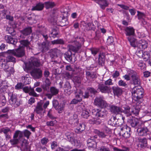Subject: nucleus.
Wrapping results in <instances>:
<instances>
[{"mask_svg": "<svg viewBox=\"0 0 151 151\" xmlns=\"http://www.w3.org/2000/svg\"><path fill=\"white\" fill-rule=\"evenodd\" d=\"M60 51L56 48L52 50L51 52V55L53 56V57L56 58L60 55Z\"/></svg>", "mask_w": 151, "mask_h": 151, "instance_id": "37", "label": "nucleus"}, {"mask_svg": "<svg viewBox=\"0 0 151 151\" xmlns=\"http://www.w3.org/2000/svg\"><path fill=\"white\" fill-rule=\"evenodd\" d=\"M31 78L29 75H26L22 77V82L24 85L29 84L30 83Z\"/></svg>", "mask_w": 151, "mask_h": 151, "instance_id": "31", "label": "nucleus"}, {"mask_svg": "<svg viewBox=\"0 0 151 151\" xmlns=\"http://www.w3.org/2000/svg\"><path fill=\"white\" fill-rule=\"evenodd\" d=\"M44 6H45V7L46 9H48L50 8H51L55 6V3L52 2L48 1L46 2L43 4Z\"/></svg>", "mask_w": 151, "mask_h": 151, "instance_id": "39", "label": "nucleus"}, {"mask_svg": "<svg viewBox=\"0 0 151 151\" xmlns=\"http://www.w3.org/2000/svg\"><path fill=\"white\" fill-rule=\"evenodd\" d=\"M31 28L29 27L24 29L22 31V33L25 36H27L29 35L32 32Z\"/></svg>", "mask_w": 151, "mask_h": 151, "instance_id": "41", "label": "nucleus"}, {"mask_svg": "<svg viewBox=\"0 0 151 151\" xmlns=\"http://www.w3.org/2000/svg\"><path fill=\"white\" fill-rule=\"evenodd\" d=\"M23 135L26 137L27 139L29 138V136L31 134V132L25 129L24 130L23 132Z\"/></svg>", "mask_w": 151, "mask_h": 151, "instance_id": "48", "label": "nucleus"}, {"mask_svg": "<svg viewBox=\"0 0 151 151\" xmlns=\"http://www.w3.org/2000/svg\"><path fill=\"white\" fill-rule=\"evenodd\" d=\"M106 85H113V83L112 82V80L111 79H109L106 80L105 83Z\"/></svg>", "mask_w": 151, "mask_h": 151, "instance_id": "63", "label": "nucleus"}, {"mask_svg": "<svg viewBox=\"0 0 151 151\" xmlns=\"http://www.w3.org/2000/svg\"><path fill=\"white\" fill-rule=\"evenodd\" d=\"M0 132L3 133L5 135L6 140L9 139L11 138V130L8 127L3 128L0 130Z\"/></svg>", "mask_w": 151, "mask_h": 151, "instance_id": "21", "label": "nucleus"}, {"mask_svg": "<svg viewBox=\"0 0 151 151\" xmlns=\"http://www.w3.org/2000/svg\"><path fill=\"white\" fill-rule=\"evenodd\" d=\"M87 90L91 94H95L97 92V91L93 88L88 87Z\"/></svg>", "mask_w": 151, "mask_h": 151, "instance_id": "54", "label": "nucleus"}, {"mask_svg": "<svg viewBox=\"0 0 151 151\" xmlns=\"http://www.w3.org/2000/svg\"><path fill=\"white\" fill-rule=\"evenodd\" d=\"M4 39L8 43H11L14 45H15L17 42V40L16 39L13 38L11 36L8 35H6L4 37Z\"/></svg>", "mask_w": 151, "mask_h": 151, "instance_id": "25", "label": "nucleus"}, {"mask_svg": "<svg viewBox=\"0 0 151 151\" xmlns=\"http://www.w3.org/2000/svg\"><path fill=\"white\" fill-rule=\"evenodd\" d=\"M86 78L88 79H95L96 77V74L93 72L86 71Z\"/></svg>", "mask_w": 151, "mask_h": 151, "instance_id": "34", "label": "nucleus"}, {"mask_svg": "<svg viewBox=\"0 0 151 151\" xmlns=\"http://www.w3.org/2000/svg\"><path fill=\"white\" fill-rule=\"evenodd\" d=\"M90 50L91 53L94 55H96L99 51L98 49L96 48H91L90 49Z\"/></svg>", "mask_w": 151, "mask_h": 151, "instance_id": "58", "label": "nucleus"}, {"mask_svg": "<svg viewBox=\"0 0 151 151\" xmlns=\"http://www.w3.org/2000/svg\"><path fill=\"white\" fill-rule=\"evenodd\" d=\"M94 104L95 105L102 108L107 106V103L103 96H99L96 97L94 100Z\"/></svg>", "mask_w": 151, "mask_h": 151, "instance_id": "6", "label": "nucleus"}, {"mask_svg": "<svg viewBox=\"0 0 151 151\" xmlns=\"http://www.w3.org/2000/svg\"><path fill=\"white\" fill-rule=\"evenodd\" d=\"M23 136V133L22 132L19 130H17L16 131L14 134L13 138H18L19 140Z\"/></svg>", "mask_w": 151, "mask_h": 151, "instance_id": "36", "label": "nucleus"}, {"mask_svg": "<svg viewBox=\"0 0 151 151\" xmlns=\"http://www.w3.org/2000/svg\"><path fill=\"white\" fill-rule=\"evenodd\" d=\"M87 145L89 147L96 148L97 143L95 140L88 139L87 141Z\"/></svg>", "mask_w": 151, "mask_h": 151, "instance_id": "30", "label": "nucleus"}, {"mask_svg": "<svg viewBox=\"0 0 151 151\" xmlns=\"http://www.w3.org/2000/svg\"><path fill=\"white\" fill-rule=\"evenodd\" d=\"M52 109H50L48 112L47 116L50 119H55V117L52 115Z\"/></svg>", "mask_w": 151, "mask_h": 151, "instance_id": "55", "label": "nucleus"}, {"mask_svg": "<svg viewBox=\"0 0 151 151\" xmlns=\"http://www.w3.org/2000/svg\"><path fill=\"white\" fill-rule=\"evenodd\" d=\"M52 12L53 14L52 16V17L51 18L49 17L48 19V21L52 23L55 21L54 17H56V15H57V10H53Z\"/></svg>", "mask_w": 151, "mask_h": 151, "instance_id": "43", "label": "nucleus"}, {"mask_svg": "<svg viewBox=\"0 0 151 151\" xmlns=\"http://www.w3.org/2000/svg\"><path fill=\"white\" fill-rule=\"evenodd\" d=\"M44 7V4L41 3L37 4L36 6L33 7L32 10L41 11L43 9Z\"/></svg>", "mask_w": 151, "mask_h": 151, "instance_id": "33", "label": "nucleus"}, {"mask_svg": "<svg viewBox=\"0 0 151 151\" xmlns=\"http://www.w3.org/2000/svg\"><path fill=\"white\" fill-rule=\"evenodd\" d=\"M8 62L6 59L1 58L0 60V66L1 67H3L5 65L7 64V63Z\"/></svg>", "mask_w": 151, "mask_h": 151, "instance_id": "52", "label": "nucleus"}, {"mask_svg": "<svg viewBox=\"0 0 151 151\" xmlns=\"http://www.w3.org/2000/svg\"><path fill=\"white\" fill-rule=\"evenodd\" d=\"M125 34L127 38L132 47H135L136 40L133 36L135 35V29L132 27H127L124 29Z\"/></svg>", "mask_w": 151, "mask_h": 151, "instance_id": "2", "label": "nucleus"}, {"mask_svg": "<svg viewBox=\"0 0 151 151\" xmlns=\"http://www.w3.org/2000/svg\"><path fill=\"white\" fill-rule=\"evenodd\" d=\"M139 144V145H140V147L141 148H144L147 146V141L146 139L145 138H138Z\"/></svg>", "mask_w": 151, "mask_h": 151, "instance_id": "29", "label": "nucleus"}, {"mask_svg": "<svg viewBox=\"0 0 151 151\" xmlns=\"http://www.w3.org/2000/svg\"><path fill=\"white\" fill-rule=\"evenodd\" d=\"M121 147L122 149H120L116 147H114L113 150L114 151H129V149L127 147L122 145Z\"/></svg>", "mask_w": 151, "mask_h": 151, "instance_id": "40", "label": "nucleus"}, {"mask_svg": "<svg viewBox=\"0 0 151 151\" xmlns=\"http://www.w3.org/2000/svg\"><path fill=\"white\" fill-rule=\"evenodd\" d=\"M32 76L35 78L39 79L41 78L42 76V72L39 68L34 69L31 72Z\"/></svg>", "mask_w": 151, "mask_h": 151, "instance_id": "15", "label": "nucleus"}, {"mask_svg": "<svg viewBox=\"0 0 151 151\" xmlns=\"http://www.w3.org/2000/svg\"><path fill=\"white\" fill-rule=\"evenodd\" d=\"M139 111V109L136 108L131 111V115L134 114L136 116L138 114Z\"/></svg>", "mask_w": 151, "mask_h": 151, "instance_id": "61", "label": "nucleus"}, {"mask_svg": "<svg viewBox=\"0 0 151 151\" xmlns=\"http://www.w3.org/2000/svg\"><path fill=\"white\" fill-rule=\"evenodd\" d=\"M129 122L132 127H136L138 128L143 123L141 121L134 117H132V119H130Z\"/></svg>", "mask_w": 151, "mask_h": 151, "instance_id": "17", "label": "nucleus"}, {"mask_svg": "<svg viewBox=\"0 0 151 151\" xmlns=\"http://www.w3.org/2000/svg\"><path fill=\"white\" fill-rule=\"evenodd\" d=\"M43 103L41 102H38L37 103L36 108L35 109V112L40 115H43L45 112L42 107Z\"/></svg>", "mask_w": 151, "mask_h": 151, "instance_id": "13", "label": "nucleus"}, {"mask_svg": "<svg viewBox=\"0 0 151 151\" xmlns=\"http://www.w3.org/2000/svg\"><path fill=\"white\" fill-rule=\"evenodd\" d=\"M122 112L124 113L127 116L131 115V111H130V107L128 106L125 105L122 108Z\"/></svg>", "mask_w": 151, "mask_h": 151, "instance_id": "24", "label": "nucleus"}, {"mask_svg": "<svg viewBox=\"0 0 151 151\" xmlns=\"http://www.w3.org/2000/svg\"><path fill=\"white\" fill-rule=\"evenodd\" d=\"M137 15L138 17V19H143L145 17V15L144 13L140 12L139 11H137Z\"/></svg>", "mask_w": 151, "mask_h": 151, "instance_id": "53", "label": "nucleus"}, {"mask_svg": "<svg viewBox=\"0 0 151 151\" xmlns=\"http://www.w3.org/2000/svg\"><path fill=\"white\" fill-rule=\"evenodd\" d=\"M6 102V101L4 96L0 97V106H3Z\"/></svg>", "mask_w": 151, "mask_h": 151, "instance_id": "60", "label": "nucleus"}, {"mask_svg": "<svg viewBox=\"0 0 151 151\" xmlns=\"http://www.w3.org/2000/svg\"><path fill=\"white\" fill-rule=\"evenodd\" d=\"M69 123L70 124H75V123H76L77 124V127L76 129V130L78 131V132H81L84 130L85 129V126L84 124H78V121L77 119H70L69 120Z\"/></svg>", "mask_w": 151, "mask_h": 151, "instance_id": "11", "label": "nucleus"}, {"mask_svg": "<svg viewBox=\"0 0 151 151\" xmlns=\"http://www.w3.org/2000/svg\"><path fill=\"white\" fill-rule=\"evenodd\" d=\"M1 68L6 72H9V74H12L14 73V69L12 67L9 68L7 64Z\"/></svg>", "mask_w": 151, "mask_h": 151, "instance_id": "35", "label": "nucleus"}, {"mask_svg": "<svg viewBox=\"0 0 151 151\" xmlns=\"http://www.w3.org/2000/svg\"><path fill=\"white\" fill-rule=\"evenodd\" d=\"M104 56L103 54L99 55V63L103 65L104 63Z\"/></svg>", "mask_w": 151, "mask_h": 151, "instance_id": "45", "label": "nucleus"}, {"mask_svg": "<svg viewBox=\"0 0 151 151\" xmlns=\"http://www.w3.org/2000/svg\"><path fill=\"white\" fill-rule=\"evenodd\" d=\"M29 66L28 68L30 69L35 67H39L41 65L40 60L36 58L31 57L29 61Z\"/></svg>", "mask_w": 151, "mask_h": 151, "instance_id": "9", "label": "nucleus"}, {"mask_svg": "<svg viewBox=\"0 0 151 151\" xmlns=\"http://www.w3.org/2000/svg\"><path fill=\"white\" fill-rule=\"evenodd\" d=\"M23 90L26 93L29 92L30 95L32 96L35 97H37L38 95L34 91V89L29 88L28 86H25L23 88Z\"/></svg>", "mask_w": 151, "mask_h": 151, "instance_id": "22", "label": "nucleus"}, {"mask_svg": "<svg viewBox=\"0 0 151 151\" xmlns=\"http://www.w3.org/2000/svg\"><path fill=\"white\" fill-rule=\"evenodd\" d=\"M67 140L70 142L72 145L76 146L78 145V141L75 139L73 133L68 132V134H67Z\"/></svg>", "mask_w": 151, "mask_h": 151, "instance_id": "12", "label": "nucleus"}, {"mask_svg": "<svg viewBox=\"0 0 151 151\" xmlns=\"http://www.w3.org/2000/svg\"><path fill=\"white\" fill-rule=\"evenodd\" d=\"M79 42V41H74V43L76 47L72 45H69L68 46L69 50L75 52H77L81 48L82 45Z\"/></svg>", "mask_w": 151, "mask_h": 151, "instance_id": "16", "label": "nucleus"}, {"mask_svg": "<svg viewBox=\"0 0 151 151\" xmlns=\"http://www.w3.org/2000/svg\"><path fill=\"white\" fill-rule=\"evenodd\" d=\"M19 43L22 45L21 46H22L24 48V47H27L29 44L30 42L27 40H23L20 41Z\"/></svg>", "mask_w": 151, "mask_h": 151, "instance_id": "46", "label": "nucleus"}, {"mask_svg": "<svg viewBox=\"0 0 151 151\" xmlns=\"http://www.w3.org/2000/svg\"><path fill=\"white\" fill-rule=\"evenodd\" d=\"M9 101V103L14 107H17L19 105V103L17 101L16 96L14 94H12Z\"/></svg>", "mask_w": 151, "mask_h": 151, "instance_id": "18", "label": "nucleus"}, {"mask_svg": "<svg viewBox=\"0 0 151 151\" xmlns=\"http://www.w3.org/2000/svg\"><path fill=\"white\" fill-rule=\"evenodd\" d=\"M134 87L131 91L132 98L135 101L137 106H139L143 101L144 91L141 87Z\"/></svg>", "mask_w": 151, "mask_h": 151, "instance_id": "1", "label": "nucleus"}, {"mask_svg": "<svg viewBox=\"0 0 151 151\" xmlns=\"http://www.w3.org/2000/svg\"><path fill=\"white\" fill-rule=\"evenodd\" d=\"M59 32L58 30L54 29L52 30V32L49 34V36L50 37H52L55 38V37H58Z\"/></svg>", "mask_w": 151, "mask_h": 151, "instance_id": "42", "label": "nucleus"}, {"mask_svg": "<svg viewBox=\"0 0 151 151\" xmlns=\"http://www.w3.org/2000/svg\"><path fill=\"white\" fill-rule=\"evenodd\" d=\"M112 89L114 95L118 97L121 96L122 93V89L118 87H113Z\"/></svg>", "mask_w": 151, "mask_h": 151, "instance_id": "27", "label": "nucleus"}, {"mask_svg": "<svg viewBox=\"0 0 151 151\" xmlns=\"http://www.w3.org/2000/svg\"><path fill=\"white\" fill-rule=\"evenodd\" d=\"M19 139L16 138H14L10 140V142L12 145H15L18 144L19 142Z\"/></svg>", "mask_w": 151, "mask_h": 151, "instance_id": "49", "label": "nucleus"}, {"mask_svg": "<svg viewBox=\"0 0 151 151\" xmlns=\"http://www.w3.org/2000/svg\"><path fill=\"white\" fill-rule=\"evenodd\" d=\"M48 141V139L46 137L43 138L41 140V142L43 145H46Z\"/></svg>", "mask_w": 151, "mask_h": 151, "instance_id": "59", "label": "nucleus"}, {"mask_svg": "<svg viewBox=\"0 0 151 151\" xmlns=\"http://www.w3.org/2000/svg\"><path fill=\"white\" fill-rule=\"evenodd\" d=\"M76 98L77 99H73L70 102L71 104H76L82 101L81 96L83 94L82 91L80 89H77L75 92Z\"/></svg>", "mask_w": 151, "mask_h": 151, "instance_id": "10", "label": "nucleus"}, {"mask_svg": "<svg viewBox=\"0 0 151 151\" xmlns=\"http://www.w3.org/2000/svg\"><path fill=\"white\" fill-rule=\"evenodd\" d=\"M113 37L112 36L109 37L107 40V44L108 45H111L113 44Z\"/></svg>", "mask_w": 151, "mask_h": 151, "instance_id": "51", "label": "nucleus"}, {"mask_svg": "<svg viewBox=\"0 0 151 151\" xmlns=\"http://www.w3.org/2000/svg\"><path fill=\"white\" fill-rule=\"evenodd\" d=\"M51 43L53 44H64V42L63 40L61 39L54 40L51 41Z\"/></svg>", "mask_w": 151, "mask_h": 151, "instance_id": "47", "label": "nucleus"}, {"mask_svg": "<svg viewBox=\"0 0 151 151\" xmlns=\"http://www.w3.org/2000/svg\"><path fill=\"white\" fill-rule=\"evenodd\" d=\"M143 53L144 52H143L142 50H137L136 54L138 56L141 57L142 56Z\"/></svg>", "mask_w": 151, "mask_h": 151, "instance_id": "62", "label": "nucleus"}, {"mask_svg": "<svg viewBox=\"0 0 151 151\" xmlns=\"http://www.w3.org/2000/svg\"><path fill=\"white\" fill-rule=\"evenodd\" d=\"M95 132L98 135L100 138L102 139L107 134L104 132L96 129L95 130Z\"/></svg>", "mask_w": 151, "mask_h": 151, "instance_id": "38", "label": "nucleus"}, {"mask_svg": "<svg viewBox=\"0 0 151 151\" xmlns=\"http://www.w3.org/2000/svg\"><path fill=\"white\" fill-rule=\"evenodd\" d=\"M142 57L145 60V61H146L150 58V56L148 52H145Z\"/></svg>", "mask_w": 151, "mask_h": 151, "instance_id": "50", "label": "nucleus"}, {"mask_svg": "<svg viewBox=\"0 0 151 151\" xmlns=\"http://www.w3.org/2000/svg\"><path fill=\"white\" fill-rule=\"evenodd\" d=\"M90 111L89 110L84 108L82 110L81 114V116L84 118L87 119L89 118V120L90 119H92V117H93L90 116Z\"/></svg>", "mask_w": 151, "mask_h": 151, "instance_id": "26", "label": "nucleus"}, {"mask_svg": "<svg viewBox=\"0 0 151 151\" xmlns=\"http://www.w3.org/2000/svg\"><path fill=\"white\" fill-rule=\"evenodd\" d=\"M119 86L122 87H126L127 84L125 82L122 80H120L118 82Z\"/></svg>", "mask_w": 151, "mask_h": 151, "instance_id": "57", "label": "nucleus"}, {"mask_svg": "<svg viewBox=\"0 0 151 151\" xmlns=\"http://www.w3.org/2000/svg\"><path fill=\"white\" fill-rule=\"evenodd\" d=\"M112 139V138L110 135H106V136L102 139L103 140V142H102L101 143L103 144H105L106 145H109V143Z\"/></svg>", "mask_w": 151, "mask_h": 151, "instance_id": "32", "label": "nucleus"}, {"mask_svg": "<svg viewBox=\"0 0 151 151\" xmlns=\"http://www.w3.org/2000/svg\"><path fill=\"white\" fill-rule=\"evenodd\" d=\"M6 59L8 62H14L15 61V58L11 55L8 56Z\"/></svg>", "mask_w": 151, "mask_h": 151, "instance_id": "56", "label": "nucleus"}, {"mask_svg": "<svg viewBox=\"0 0 151 151\" xmlns=\"http://www.w3.org/2000/svg\"><path fill=\"white\" fill-rule=\"evenodd\" d=\"M110 110L112 113L115 114H118L122 112V109L119 107L111 105L110 106Z\"/></svg>", "mask_w": 151, "mask_h": 151, "instance_id": "23", "label": "nucleus"}, {"mask_svg": "<svg viewBox=\"0 0 151 151\" xmlns=\"http://www.w3.org/2000/svg\"><path fill=\"white\" fill-rule=\"evenodd\" d=\"M49 43L48 41L43 42L40 46L39 48L42 52H45L49 48Z\"/></svg>", "mask_w": 151, "mask_h": 151, "instance_id": "28", "label": "nucleus"}, {"mask_svg": "<svg viewBox=\"0 0 151 151\" xmlns=\"http://www.w3.org/2000/svg\"><path fill=\"white\" fill-rule=\"evenodd\" d=\"M50 86H48L47 85L44 84L41 87L44 91H48L49 89Z\"/></svg>", "mask_w": 151, "mask_h": 151, "instance_id": "64", "label": "nucleus"}, {"mask_svg": "<svg viewBox=\"0 0 151 151\" xmlns=\"http://www.w3.org/2000/svg\"><path fill=\"white\" fill-rule=\"evenodd\" d=\"M96 113L95 114L96 118L92 117V119H90L89 120V123L91 124H95L98 125L101 123V119L104 117L106 115V112L104 111L99 110L97 109Z\"/></svg>", "mask_w": 151, "mask_h": 151, "instance_id": "3", "label": "nucleus"}, {"mask_svg": "<svg viewBox=\"0 0 151 151\" xmlns=\"http://www.w3.org/2000/svg\"><path fill=\"white\" fill-rule=\"evenodd\" d=\"M98 89L102 93H108L109 91L110 87L106 86L105 85L102 84H99L98 86Z\"/></svg>", "mask_w": 151, "mask_h": 151, "instance_id": "20", "label": "nucleus"}, {"mask_svg": "<svg viewBox=\"0 0 151 151\" xmlns=\"http://www.w3.org/2000/svg\"><path fill=\"white\" fill-rule=\"evenodd\" d=\"M129 74L131 75L132 83L134 85H138L140 84L141 81L139 76L137 73L133 70L130 69Z\"/></svg>", "mask_w": 151, "mask_h": 151, "instance_id": "4", "label": "nucleus"}, {"mask_svg": "<svg viewBox=\"0 0 151 151\" xmlns=\"http://www.w3.org/2000/svg\"><path fill=\"white\" fill-rule=\"evenodd\" d=\"M148 43L147 41L144 40H142L139 41L137 42V46L140 49H145L147 47Z\"/></svg>", "mask_w": 151, "mask_h": 151, "instance_id": "19", "label": "nucleus"}, {"mask_svg": "<svg viewBox=\"0 0 151 151\" xmlns=\"http://www.w3.org/2000/svg\"><path fill=\"white\" fill-rule=\"evenodd\" d=\"M50 93H47L45 96L49 99H51L54 96L57 95L59 92V90L55 87H51L50 88Z\"/></svg>", "mask_w": 151, "mask_h": 151, "instance_id": "14", "label": "nucleus"}, {"mask_svg": "<svg viewBox=\"0 0 151 151\" xmlns=\"http://www.w3.org/2000/svg\"><path fill=\"white\" fill-rule=\"evenodd\" d=\"M98 151H111L109 147L105 144H103L100 147Z\"/></svg>", "mask_w": 151, "mask_h": 151, "instance_id": "44", "label": "nucleus"}, {"mask_svg": "<svg viewBox=\"0 0 151 151\" xmlns=\"http://www.w3.org/2000/svg\"><path fill=\"white\" fill-rule=\"evenodd\" d=\"M131 130V129L130 127L127 126H125L121 128L119 134L124 138H127L130 136Z\"/></svg>", "mask_w": 151, "mask_h": 151, "instance_id": "8", "label": "nucleus"}, {"mask_svg": "<svg viewBox=\"0 0 151 151\" xmlns=\"http://www.w3.org/2000/svg\"><path fill=\"white\" fill-rule=\"evenodd\" d=\"M138 134L141 136H145L149 134V131L147 127L143 123L137 129Z\"/></svg>", "mask_w": 151, "mask_h": 151, "instance_id": "7", "label": "nucleus"}, {"mask_svg": "<svg viewBox=\"0 0 151 151\" xmlns=\"http://www.w3.org/2000/svg\"><path fill=\"white\" fill-rule=\"evenodd\" d=\"M7 52L12 54L18 57H21L24 55V48L22 46L19 45L17 49L14 50H9Z\"/></svg>", "mask_w": 151, "mask_h": 151, "instance_id": "5", "label": "nucleus"}]
</instances>
